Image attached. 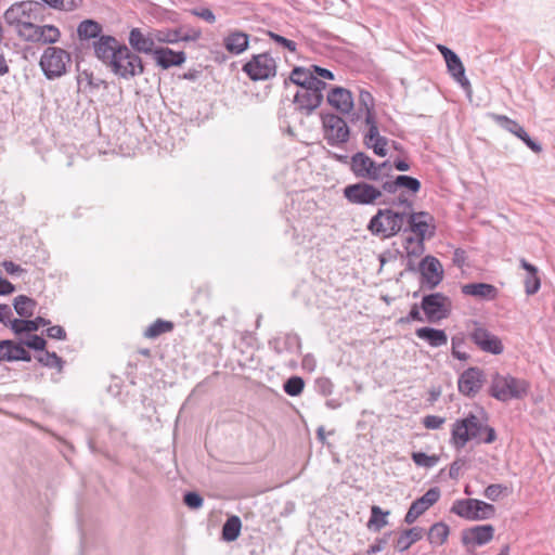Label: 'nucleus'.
<instances>
[{
	"mask_svg": "<svg viewBox=\"0 0 555 555\" xmlns=\"http://www.w3.org/2000/svg\"><path fill=\"white\" fill-rule=\"evenodd\" d=\"M495 439V430L488 425V417L483 411L479 414L468 413L452 424L450 442L456 450L463 449L469 441L489 444Z\"/></svg>",
	"mask_w": 555,
	"mask_h": 555,
	"instance_id": "nucleus-1",
	"label": "nucleus"
},
{
	"mask_svg": "<svg viewBox=\"0 0 555 555\" xmlns=\"http://www.w3.org/2000/svg\"><path fill=\"white\" fill-rule=\"evenodd\" d=\"M529 389L530 384L526 379L495 373L492 376L489 392L496 400L506 402L525 398Z\"/></svg>",
	"mask_w": 555,
	"mask_h": 555,
	"instance_id": "nucleus-2",
	"label": "nucleus"
},
{
	"mask_svg": "<svg viewBox=\"0 0 555 555\" xmlns=\"http://www.w3.org/2000/svg\"><path fill=\"white\" fill-rule=\"evenodd\" d=\"M404 218V212H397L390 208L378 209L371 218L367 230L380 238H390L401 231Z\"/></svg>",
	"mask_w": 555,
	"mask_h": 555,
	"instance_id": "nucleus-3",
	"label": "nucleus"
},
{
	"mask_svg": "<svg viewBox=\"0 0 555 555\" xmlns=\"http://www.w3.org/2000/svg\"><path fill=\"white\" fill-rule=\"evenodd\" d=\"M350 165L356 177L380 182L384 181V177H388V173L384 171L391 169L388 162L376 164L370 156L362 152H358L351 157Z\"/></svg>",
	"mask_w": 555,
	"mask_h": 555,
	"instance_id": "nucleus-4",
	"label": "nucleus"
},
{
	"mask_svg": "<svg viewBox=\"0 0 555 555\" xmlns=\"http://www.w3.org/2000/svg\"><path fill=\"white\" fill-rule=\"evenodd\" d=\"M42 9L43 7L40 2L23 1L8 9L4 13V18L8 24L15 26L17 30L29 22L40 20Z\"/></svg>",
	"mask_w": 555,
	"mask_h": 555,
	"instance_id": "nucleus-5",
	"label": "nucleus"
},
{
	"mask_svg": "<svg viewBox=\"0 0 555 555\" xmlns=\"http://www.w3.org/2000/svg\"><path fill=\"white\" fill-rule=\"evenodd\" d=\"M451 512L468 520H485L494 516L495 507L477 499H466L455 501Z\"/></svg>",
	"mask_w": 555,
	"mask_h": 555,
	"instance_id": "nucleus-6",
	"label": "nucleus"
},
{
	"mask_svg": "<svg viewBox=\"0 0 555 555\" xmlns=\"http://www.w3.org/2000/svg\"><path fill=\"white\" fill-rule=\"evenodd\" d=\"M69 63V53L56 47L47 48L40 59V67L49 79L63 76Z\"/></svg>",
	"mask_w": 555,
	"mask_h": 555,
	"instance_id": "nucleus-7",
	"label": "nucleus"
},
{
	"mask_svg": "<svg viewBox=\"0 0 555 555\" xmlns=\"http://www.w3.org/2000/svg\"><path fill=\"white\" fill-rule=\"evenodd\" d=\"M276 62L269 52L254 54L243 65V72L254 81L268 80L276 75Z\"/></svg>",
	"mask_w": 555,
	"mask_h": 555,
	"instance_id": "nucleus-8",
	"label": "nucleus"
},
{
	"mask_svg": "<svg viewBox=\"0 0 555 555\" xmlns=\"http://www.w3.org/2000/svg\"><path fill=\"white\" fill-rule=\"evenodd\" d=\"M109 69L120 78L130 79L143 74L144 65L142 59L125 46L115 57Z\"/></svg>",
	"mask_w": 555,
	"mask_h": 555,
	"instance_id": "nucleus-9",
	"label": "nucleus"
},
{
	"mask_svg": "<svg viewBox=\"0 0 555 555\" xmlns=\"http://www.w3.org/2000/svg\"><path fill=\"white\" fill-rule=\"evenodd\" d=\"M383 189L367 182H358L344 189L345 198L354 205H374L383 196ZM379 204H386L385 201Z\"/></svg>",
	"mask_w": 555,
	"mask_h": 555,
	"instance_id": "nucleus-10",
	"label": "nucleus"
},
{
	"mask_svg": "<svg viewBox=\"0 0 555 555\" xmlns=\"http://www.w3.org/2000/svg\"><path fill=\"white\" fill-rule=\"evenodd\" d=\"M421 308L426 315V320L436 323L450 315L452 302L444 294L433 293L423 297Z\"/></svg>",
	"mask_w": 555,
	"mask_h": 555,
	"instance_id": "nucleus-11",
	"label": "nucleus"
},
{
	"mask_svg": "<svg viewBox=\"0 0 555 555\" xmlns=\"http://www.w3.org/2000/svg\"><path fill=\"white\" fill-rule=\"evenodd\" d=\"M322 121L324 139L330 145L334 146L348 141L349 128L341 117L335 114H327L323 116Z\"/></svg>",
	"mask_w": 555,
	"mask_h": 555,
	"instance_id": "nucleus-12",
	"label": "nucleus"
},
{
	"mask_svg": "<svg viewBox=\"0 0 555 555\" xmlns=\"http://www.w3.org/2000/svg\"><path fill=\"white\" fill-rule=\"evenodd\" d=\"M325 88L326 83H321V86L304 88L297 91L294 98L296 108L304 115H310L321 105Z\"/></svg>",
	"mask_w": 555,
	"mask_h": 555,
	"instance_id": "nucleus-13",
	"label": "nucleus"
},
{
	"mask_svg": "<svg viewBox=\"0 0 555 555\" xmlns=\"http://www.w3.org/2000/svg\"><path fill=\"white\" fill-rule=\"evenodd\" d=\"M125 46L126 44L120 43L115 37L108 35L100 36L99 39L93 42L96 57L107 67L112 65L115 57H117Z\"/></svg>",
	"mask_w": 555,
	"mask_h": 555,
	"instance_id": "nucleus-14",
	"label": "nucleus"
},
{
	"mask_svg": "<svg viewBox=\"0 0 555 555\" xmlns=\"http://www.w3.org/2000/svg\"><path fill=\"white\" fill-rule=\"evenodd\" d=\"M494 535V527L492 525H478L462 531L461 540L467 550L476 546H482L489 543Z\"/></svg>",
	"mask_w": 555,
	"mask_h": 555,
	"instance_id": "nucleus-15",
	"label": "nucleus"
},
{
	"mask_svg": "<svg viewBox=\"0 0 555 555\" xmlns=\"http://www.w3.org/2000/svg\"><path fill=\"white\" fill-rule=\"evenodd\" d=\"M433 217L428 212H412L409 216L410 230L417 236L420 248L423 249V241L435 234Z\"/></svg>",
	"mask_w": 555,
	"mask_h": 555,
	"instance_id": "nucleus-16",
	"label": "nucleus"
},
{
	"mask_svg": "<svg viewBox=\"0 0 555 555\" xmlns=\"http://www.w3.org/2000/svg\"><path fill=\"white\" fill-rule=\"evenodd\" d=\"M470 338L485 352L501 354L504 350L501 339L482 326H476L470 333Z\"/></svg>",
	"mask_w": 555,
	"mask_h": 555,
	"instance_id": "nucleus-17",
	"label": "nucleus"
},
{
	"mask_svg": "<svg viewBox=\"0 0 555 555\" xmlns=\"http://www.w3.org/2000/svg\"><path fill=\"white\" fill-rule=\"evenodd\" d=\"M483 382L482 371L478 367H469L459 378V391L466 397H474L481 389Z\"/></svg>",
	"mask_w": 555,
	"mask_h": 555,
	"instance_id": "nucleus-18",
	"label": "nucleus"
},
{
	"mask_svg": "<svg viewBox=\"0 0 555 555\" xmlns=\"http://www.w3.org/2000/svg\"><path fill=\"white\" fill-rule=\"evenodd\" d=\"M420 271L422 274L423 283H425L429 288L436 287L442 281V266L440 261L433 256H426L421 261Z\"/></svg>",
	"mask_w": 555,
	"mask_h": 555,
	"instance_id": "nucleus-19",
	"label": "nucleus"
},
{
	"mask_svg": "<svg viewBox=\"0 0 555 555\" xmlns=\"http://www.w3.org/2000/svg\"><path fill=\"white\" fill-rule=\"evenodd\" d=\"M327 102L341 114H349L353 108V98L348 89L333 88L327 94Z\"/></svg>",
	"mask_w": 555,
	"mask_h": 555,
	"instance_id": "nucleus-20",
	"label": "nucleus"
},
{
	"mask_svg": "<svg viewBox=\"0 0 555 555\" xmlns=\"http://www.w3.org/2000/svg\"><path fill=\"white\" fill-rule=\"evenodd\" d=\"M27 361L31 360L30 353L24 348L23 344L13 340H0V361Z\"/></svg>",
	"mask_w": 555,
	"mask_h": 555,
	"instance_id": "nucleus-21",
	"label": "nucleus"
},
{
	"mask_svg": "<svg viewBox=\"0 0 555 555\" xmlns=\"http://www.w3.org/2000/svg\"><path fill=\"white\" fill-rule=\"evenodd\" d=\"M154 60L162 68L167 69L171 66H180L185 62L183 51L176 52L169 48H157L154 51Z\"/></svg>",
	"mask_w": 555,
	"mask_h": 555,
	"instance_id": "nucleus-22",
	"label": "nucleus"
},
{
	"mask_svg": "<svg viewBox=\"0 0 555 555\" xmlns=\"http://www.w3.org/2000/svg\"><path fill=\"white\" fill-rule=\"evenodd\" d=\"M399 188L406 189L412 193H417L421 189V182L410 176H398L395 180H385L382 182L384 192L393 194Z\"/></svg>",
	"mask_w": 555,
	"mask_h": 555,
	"instance_id": "nucleus-23",
	"label": "nucleus"
},
{
	"mask_svg": "<svg viewBox=\"0 0 555 555\" xmlns=\"http://www.w3.org/2000/svg\"><path fill=\"white\" fill-rule=\"evenodd\" d=\"M129 44L134 51L139 53L154 54V34H152V36H146L139 28H132L129 34Z\"/></svg>",
	"mask_w": 555,
	"mask_h": 555,
	"instance_id": "nucleus-24",
	"label": "nucleus"
},
{
	"mask_svg": "<svg viewBox=\"0 0 555 555\" xmlns=\"http://www.w3.org/2000/svg\"><path fill=\"white\" fill-rule=\"evenodd\" d=\"M462 293L479 299L492 300L498 296V288L488 283H469L462 286Z\"/></svg>",
	"mask_w": 555,
	"mask_h": 555,
	"instance_id": "nucleus-25",
	"label": "nucleus"
},
{
	"mask_svg": "<svg viewBox=\"0 0 555 555\" xmlns=\"http://www.w3.org/2000/svg\"><path fill=\"white\" fill-rule=\"evenodd\" d=\"M153 34H154L155 41H158L162 43H176L180 40L195 41L202 35L201 30H194L192 36H182L180 29H162V30H155Z\"/></svg>",
	"mask_w": 555,
	"mask_h": 555,
	"instance_id": "nucleus-26",
	"label": "nucleus"
},
{
	"mask_svg": "<svg viewBox=\"0 0 555 555\" xmlns=\"http://www.w3.org/2000/svg\"><path fill=\"white\" fill-rule=\"evenodd\" d=\"M418 338L428 343L430 347L438 348L448 344V335L443 330L434 327H420L415 331Z\"/></svg>",
	"mask_w": 555,
	"mask_h": 555,
	"instance_id": "nucleus-27",
	"label": "nucleus"
},
{
	"mask_svg": "<svg viewBox=\"0 0 555 555\" xmlns=\"http://www.w3.org/2000/svg\"><path fill=\"white\" fill-rule=\"evenodd\" d=\"M223 46L228 52L241 54L248 48V35L240 30L231 31L224 37Z\"/></svg>",
	"mask_w": 555,
	"mask_h": 555,
	"instance_id": "nucleus-28",
	"label": "nucleus"
},
{
	"mask_svg": "<svg viewBox=\"0 0 555 555\" xmlns=\"http://www.w3.org/2000/svg\"><path fill=\"white\" fill-rule=\"evenodd\" d=\"M289 80L293 83L300 86L301 89L325 83L315 77L310 69H306L304 67H295L291 73Z\"/></svg>",
	"mask_w": 555,
	"mask_h": 555,
	"instance_id": "nucleus-29",
	"label": "nucleus"
},
{
	"mask_svg": "<svg viewBox=\"0 0 555 555\" xmlns=\"http://www.w3.org/2000/svg\"><path fill=\"white\" fill-rule=\"evenodd\" d=\"M520 267L527 271V276L525 279V289L527 295H534L541 286V281L538 275V268L531 263H529L526 259L521 258Z\"/></svg>",
	"mask_w": 555,
	"mask_h": 555,
	"instance_id": "nucleus-30",
	"label": "nucleus"
},
{
	"mask_svg": "<svg viewBox=\"0 0 555 555\" xmlns=\"http://www.w3.org/2000/svg\"><path fill=\"white\" fill-rule=\"evenodd\" d=\"M423 535L424 530L421 527L405 529L399 534L395 547L400 552H404L410 548L412 544L420 541Z\"/></svg>",
	"mask_w": 555,
	"mask_h": 555,
	"instance_id": "nucleus-31",
	"label": "nucleus"
},
{
	"mask_svg": "<svg viewBox=\"0 0 555 555\" xmlns=\"http://www.w3.org/2000/svg\"><path fill=\"white\" fill-rule=\"evenodd\" d=\"M50 324V321L49 320H46L41 317H38L36 318L35 320H20V319H14L12 322H11V328L16 333V334H20V333H23V332H27V333H30V332H35V331H38V328L40 326H46V325H49Z\"/></svg>",
	"mask_w": 555,
	"mask_h": 555,
	"instance_id": "nucleus-32",
	"label": "nucleus"
},
{
	"mask_svg": "<svg viewBox=\"0 0 555 555\" xmlns=\"http://www.w3.org/2000/svg\"><path fill=\"white\" fill-rule=\"evenodd\" d=\"M449 73L452 77L460 82L463 87H469V81L465 77V69L460 57L453 53L449 55V59L446 61Z\"/></svg>",
	"mask_w": 555,
	"mask_h": 555,
	"instance_id": "nucleus-33",
	"label": "nucleus"
},
{
	"mask_svg": "<svg viewBox=\"0 0 555 555\" xmlns=\"http://www.w3.org/2000/svg\"><path fill=\"white\" fill-rule=\"evenodd\" d=\"M450 533V528L444 522H436L434 524L427 533V539L429 543L434 546H440L448 540Z\"/></svg>",
	"mask_w": 555,
	"mask_h": 555,
	"instance_id": "nucleus-34",
	"label": "nucleus"
},
{
	"mask_svg": "<svg viewBox=\"0 0 555 555\" xmlns=\"http://www.w3.org/2000/svg\"><path fill=\"white\" fill-rule=\"evenodd\" d=\"M102 31V26L100 23L93 20H85L82 21L77 28L78 37L81 40H89L96 37H100Z\"/></svg>",
	"mask_w": 555,
	"mask_h": 555,
	"instance_id": "nucleus-35",
	"label": "nucleus"
},
{
	"mask_svg": "<svg viewBox=\"0 0 555 555\" xmlns=\"http://www.w3.org/2000/svg\"><path fill=\"white\" fill-rule=\"evenodd\" d=\"M242 528V521L238 516H230L222 527V539L228 542L235 541Z\"/></svg>",
	"mask_w": 555,
	"mask_h": 555,
	"instance_id": "nucleus-36",
	"label": "nucleus"
},
{
	"mask_svg": "<svg viewBox=\"0 0 555 555\" xmlns=\"http://www.w3.org/2000/svg\"><path fill=\"white\" fill-rule=\"evenodd\" d=\"M390 513L384 512L379 506L373 505L371 507V517L367 521V528L374 531H379L388 525L387 516Z\"/></svg>",
	"mask_w": 555,
	"mask_h": 555,
	"instance_id": "nucleus-37",
	"label": "nucleus"
},
{
	"mask_svg": "<svg viewBox=\"0 0 555 555\" xmlns=\"http://www.w3.org/2000/svg\"><path fill=\"white\" fill-rule=\"evenodd\" d=\"M14 309L23 318H29L34 314L36 301L25 295H20L14 299Z\"/></svg>",
	"mask_w": 555,
	"mask_h": 555,
	"instance_id": "nucleus-38",
	"label": "nucleus"
},
{
	"mask_svg": "<svg viewBox=\"0 0 555 555\" xmlns=\"http://www.w3.org/2000/svg\"><path fill=\"white\" fill-rule=\"evenodd\" d=\"M38 38L35 42L48 44L55 43L61 37V33L57 27L53 25H43L38 28Z\"/></svg>",
	"mask_w": 555,
	"mask_h": 555,
	"instance_id": "nucleus-39",
	"label": "nucleus"
},
{
	"mask_svg": "<svg viewBox=\"0 0 555 555\" xmlns=\"http://www.w3.org/2000/svg\"><path fill=\"white\" fill-rule=\"evenodd\" d=\"M172 328L173 324L171 322L158 319L145 330L144 336L147 338H156L162 334L170 332Z\"/></svg>",
	"mask_w": 555,
	"mask_h": 555,
	"instance_id": "nucleus-40",
	"label": "nucleus"
},
{
	"mask_svg": "<svg viewBox=\"0 0 555 555\" xmlns=\"http://www.w3.org/2000/svg\"><path fill=\"white\" fill-rule=\"evenodd\" d=\"M365 125L367 127V131L363 135L364 145H370L374 140L380 137L379 130L377 127V121L375 114H367L365 117Z\"/></svg>",
	"mask_w": 555,
	"mask_h": 555,
	"instance_id": "nucleus-41",
	"label": "nucleus"
},
{
	"mask_svg": "<svg viewBox=\"0 0 555 555\" xmlns=\"http://www.w3.org/2000/svg\"><path fill=\"white\" fill-rule=\"evenodd\" d=\"M427 509L428 506L421 500V498H418L411 504L408 513L405 514L404 521L408 525L414 524Z\"/></svg>",
	"mask_w": 555,
	"mask_h": 555,
	"instance_id": "nucleus-42",
	"label": "nucleus"
},
{
	"mask_svg": "<svg viewBox=\"0 0 555 555\" xmlns=\"http://www.w3.org/2000/svg\"><path fill=\"white\" fill-rule=\"evenodd\" d=\"M46 4H48L50 8L60 10V11H66L70 12L74 10H77L81 7L82 0H41Z\"/></svg>",
	"mask_w": 555,
	"mask_h": 555,
	"instance_id": "nucleus-43",
	"label": "nucleus"
},
{
	"mask_svg": "<svg viewBox=\"0 0 555 555\" xmlns=\"http://www.w3.org/2000/svg\"><path fill=\"white\" fill-rule=\"evenodd\" d=\"M39 363L47 367H55L59 371L63 367V360L55 352L44 351L37 357Z\"/></svg>",
	"mask_w": 555,
	"mask_h": 555,
	"instance_id": "nucleus-44",
	"label": "nucleus"
},
{
	"mask_svg": "<svg viewBox=\"0 0 555 555\" xmlns=\"http://www.w3.org/2000/svg\"><path fill=\"white\" fill-rule=\"evenodd\" d=\"M304 387L305 382L301 377L292 376L284 383L283 389L287 395L295 397L302 392Z\"/></svg>",
	"mask_w": 555,
	"mask_h": 555,
	"instance_id": "nucleus-45",
	"label": "nucleus"
},
{
	"mask_svg": "<svg viewBox=\"0 0 555 555\" xmlns=\"http://www.w3.org/2000/svg\"><path fill=\"white\" fill-rule=\"evenodd\" d=\"M412 460L417 466L430 468L438 463L439 457L437 455H427L424 452H413Z\"/></svg>",
	"mask_w": 555,
	"mask_h": 555,
	"instance_id": "nucleus-46",
	"label": "nucleus"
},
{
	"mask_svg": "<svg viewBox=\"0 0 555 555\" xmlns=\"http://www.w3.org/2000/svg\"><path fill=\"white\" fill-rule=\"evenodd\" d=\"M359 111L364 112V115L374 113V100L370 92L361 90L359 94Z\"/></svg>",
	"mask_w": 555,
	"mask_h": 555,
	"instance_id": "nucleus-47",
	"label": "nucleus"
},
{
	"mask_svg": "<svg viewBox=\"0 0 555 555\" xmlns=\"http://www.w3.org/2000/svg\"><path fill=\"white\" fill-rule=\"evenodd\" d=\"M38 28L39 25H36L35 22H29L25 26L21 27V29H17V34L24 40L35 42L38 38Z\"/></svg>",
	"mask_w": 555,
	"mask_h": 555,
	"instance_id": "nucleus-48",
	"label": "nucleus"
},
{
	"mask_svg": "<svg viewBox=\"0 0 555 555\" xmlns=\"http://www.w3.org/2000/svg\"><path fill=\"white\" fill-rule=\"evenodd\" d=\"M491 117L496 124H499L501 127H503L513 134L520 127V125L517 121L508 118L505 115L492 114Z\"/></svg>",
	"mask_w": 555,
	"mask_h": 555,
	"instance_id": "nucleus-49",
	"label": "nucleus"
},
{
	"mask_svg": "<svg viewBox=\"0 0 555 555\" xmlns=\"http://www.w3.org/2000/svg\"><path fill=\"white\" fill-rule=\"evenodd\" d=\"M507 487L501 483H492L485 489V496L491 501H496L502 494H507Z\"/></svg>",
	"mask_w": 555,
	"mask_h": 555,
	"instance_id": "nucleus-50",
	"label": "nucleus"
},
{
	"mask_svg": "<svg viewBox=\"0 0 555 555\" xmlns=\"http://www.w3.org/2000/svg\"><path fill=\"white\" fill-rule=\"evenodd\" d=\"M514 134L517 138H519L534 153H540L542 151L541 145L534 142L521 126L517 129V131Z\"/></svg>",
	"mask_w": 555,
	"mask_h": 555,
	"instance_id": "nucleus-51",
	"label": "nucleus"
},
{
	"mask_svg": "<svg viewBox=\"0 0 555 555\" xmlns=\"http://www.w3.org/2000/svg\"><path fill=\"white\" fill-rule=\"evenodd\" d=\"M387 144L388 139L380 135L376 140H374L370 145H366V147L372 149L377 156L384 157L387 155Z\"/></svg>",
	"mask_w": 555,
	"mask_h": 555,
	"instance_id": "nucleus-52",
	"label": "nucleus"
},
{
	"mask_svg": "<svg viewBox=\"0 0 555 555\" xmlns=\"http://www.w3.org/2000/svg\"><path fill=\"white\" fill-rule=\"evenodd\" d=\"M268 36L278 44L282 46L283 48L287 49L291 52L296 51V42L293 40H289L281 35H278L273 31H268Z\"/></svg>",
	"mask_w": 555,
	"mask_h": 555,
	"instance_id": "nucleus-53",
	"label": "nucleus"
},
{
	"mask_svg": "<svg viewBox=\"0 0 555 555\" xmlns=\"http://www.w3.org/2000/svg\"><path fill=\"white\" fill-rule=\"evenodd\" d=\"M183 502L190 508L197 509V508L202 507L204 501H203V498L198 493L188 492L183 498Z\"/></svg>",
	"mask_w": 555,
	"mask_h": 555,
	"instance_id": "nucleus-54",
	"label": "nucleus"
},
{
	"mask_svg": "<svg viewBox=\"0 0 555 555\" xmlns=\"http://www.w3.org/2000/svg\"><path fill=\"white\" fill-rule=\"evenodd\" d=\"M23 346H27L28 348L43 351L47 345V341L38 336V335H31L28 339L22 341Z\"/></svg>",
	"mask_w": 555,
	"mask_h": 555,
	"instance_id": "nucleus-55",
	"label": "nucleus"
},
{
	"mask_svg": "<svg viewBox=\"0 0 555 555\" xmlns=\"http://www.w3.org/2000/svg\"><path fill=\"white\" fill-rule=\"evenodd\" d=\"M440 498V490L437 487L430 488L421 496V500L429 507H431Z\"/></svg>",
	"mask_w": 555,
	"mask_h": 555,
	"instance_id": "nucleus-56",
	"label": "nucleus"
},
{
	"mask_svg": "<svg viewBox=\"0 0 555 555\" xmlns=\"http://www.w3.org/2000/svg\"><path fill=\"white\" fill-rule=\"evenodd\" d=\"M444 421L446 420L443 417H441V416L427 415L423 420V425L427 429H438V428H440L443 425Z\"/></svg>",
	"mask_w": 555,
	"mask_h": 555,
	"instance_id": "nucleus-57",
	"label": "nucleus"
},
{
	"mask_svg": "<svg viewBox=\"0 0 555 555\" xmlns=\"http://www.w3.org/2000/svg\"><path fill=\"white\" fill-rule=\"evenodd\" d=\"M411 321H424L421 312H420V307L417 304H414L412 307H411V310L409 312V314L405 317V318H401L399 320V322L401 323H409Z\"/></svg>",
	"mask_w": 555,
	"mask_h": 555,
	"instance_id": "nucleus-58",
	"label": "nucleus"
},
{
	"mask_svg": "<svg viewBox=\"0 0 555 555\" xmlns=\"http://www.w3.org/2000/svg\"><path fill=\"white\" fill-rule=\"evenodd\" d=\"M193 15L203 18L204 21L212 24L216 21V16L212 13L210 9L203 8V9H194L191 11Z\"/></svg>",
	"mask_w": 555,
	"mask_h": 555,
	"instance_id": "nucleus-59",
	"label": "nucleus"
},
{
	"mask_svg": "<svg viewBox=\"0 0 555 555\" xmlns=\"http://www.w3.org/2000/svg\"><path fill=\"white\" fill-rule=\"evenodd\" d=\"M47 335H48V337L53 338V339H61V340L66 339V332L60 325L50 326L47 330Z\"/></svg>",
	"mask_w": 555,
	"mask_h": 555,
	"instance_id": "nucleus-60",
	"label": "nucleus"
},
{
	"mask_svg": "<svg viewBox=\"0 0 555 555\" xmlns=\"http://www.w3.org/2000/svg\"><path fill=\"white\" fill-rule=\"evenodd\" d=\"M12 310L8 305H0V322L4 325H11Z\"/></svg>",
	"mask_w": 555,
	"mask_h": 555,
	"instance_id": "nucleus-61",
	"label": "nucleus"
},
{
	"mask_svg": "<svg viewBox=\"0 0 555 555\" xmlns=\"http://www.w3.org/2000/svg\"><path fill=\"white\" fill-rule=\"evenodd\" d=\"M464 464L465 461L462 459H457L451 464L449 475L452 479H456L459 477L460 470L464 466Z\"/></svg>",
	"mask_w": 555,
	"mask_h": 555,
	"instance_id": "nucleus-62",
	"label": "nucleus"
},
{
	"mask_svg": "<svg viewBox=\"0 0 555 555\" xmlns=\"http://www.w3.org/2000/svg\"><path fill=\"white\" fill-rule=\"evenodd\" d=\"M460 340L455 337L452 338V356L459 360L465 361L468 359L466 352H459Z\"/></svg>",
	"mask_w": 555,
	"mask_h": 555,
	"instance_id": "nucleus-63",
	"label": "nucleus"
},
{
	"mask_svg": "<svg viewBox=\"0 0 555 555\" xmlns=\"http://www.w3.org/2000/svg\"><path fill=\"white\" fill-rule=\"evenodd\" d=\"M2 267L9 274H20L24 271L23 268L10 260L3 261Z\"/></svg>",
	"mask_w": 555,
	"mask_h": 555,
	"instance_id": "nucleus-64",
	"label": "nucleus"
}]
</instances>
